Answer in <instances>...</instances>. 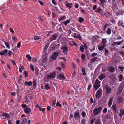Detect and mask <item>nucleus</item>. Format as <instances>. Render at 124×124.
<instances>
[{
	"mask_svg": "<svg viewBox=\"0 0 124 124\" xmlns=\"http://www.w3.org/2000/svg\"><path fill=\"white\" fill-rule=\"evenodd\" d=\"M102 109L101 107L96 108L93 110V113L95 115H98L101 113Z\"/></svg>",
	"mask_w": 124,
	"mask_h": 124,
	"instance_id": "obj_1",
	"label": "nucleus"
},
{
	"mask_svg": "<svg viewBox=\"0 0 124 124\" xmlns=\"http://www.w3.org/2000/svg\"><path fill=\"white\" fill-rule=\"evenodd\" d=\"M56 73L54 71L52 73L48 74L46 76L47 79H51L54 78L55 77Z\"/></svg>",
	"mask_w": 124,
	"mask_h": 124,
	"instance_id": "obj_2",
	"label": "nucleus"
},
{
	"mask_svg": "<svg viewBox=\"0 0 124 124\" xmlns=\"http://www.w3.org/2000/svg\"><path fill=\"white\" fill-rule=\"evenodd\" d=\"M100 81H99L98 79H96L94 85V87L96 90L100 86Z\"/></svg>",
	"mask_w": 124,
	"mask_h": 124,
	"instance_id": "obj_3",
	"label": "nucleus"
},
{
	"mask_svg": "<svg viewBox=\"0 0 124 124\" xmlns=\"http://www.w3.org/2000/svg\"><path fill=\"white\" fill-rule=\"evenodd\" d=\"M124 86V82H122L119 85L118 87V93L120 94L123 90Z\"/></svg>",
	"mask_w": 124,
	"mask_h": 124,
	"instance_id": "obj_4",
	"label": "nucleus"
},
{
	"mask_svg": "<svg viewBox=\"0 0 124 124\" xmlns=\"http://www.w3.org/2000/svg\"><path fill=\"white\" fill-rule=\"evenodd\" d=\"M61 49L62 50V52L64 53L65 54H67V52L68 51V46L66 45H64L63 46L61 47Z\"/></svg>",
	"mask_w": 124,
	"mask_h": 124,
	"instance_id": "obj_5",
	"label": "nucleus"
},
{
	"mask_svg": "<svg viewBox=\"0 0 124 124\" xmlns=\"http://www.w3.org/2000/svg\"><path fill=\"white\" fill-rule=\"evenodd\" d=\"M102 92V90L100 88L97 91L96 93V97L97 98H98L101 96Z\"/></svg>",
	"mask_w": 124,
	"mask_h": 124,
	"instance_id": "obj_6",
	"label": "nucleus"
},
{
	"mask_svg": "<svg viewBox=\"0 0 124 124\" xmlns=\"http://www.w3.org/2000/svg\"><path fill=\"white\" fill-rule=\"evenodd\" d=\"M74 117L76 119V120H77V119H79L80 118V113L78 111L75 112L74 113Z\"/></svg>",
	"mask_w": 124,
	"mask_h": 124,
	"instance_id": "obj_7",
	"label": "nucleus"
},
{
	"mask_svg": "<svg viewBox=\"0 0 124 124\" xmlns=\"http://www.w3.org/2000/svg\"><path fill=\"white\" fill-rule=\"evenodd\" d=\"M57 77L59 79L61 80H64L65 79L64 75L62 73L58 74Z\"/></svg>",
	"mask_w": 124,
	"mask_h": 124,
	"instance_id": "obj_8",
	"label": "nucleus"
},
{
	"mask_svg": "<svg viewBox=\"0 0 124 124\" xmlns=\"http://www.w3.org/2000/svg\"><path fill=\"white\" fill-rule=\"evenodd\" d=\"M65 5L69 8H71L72 7V3H69L67 1H66L64 3Z\"/></svg>",
	"mask_w": 124,
	"mask_h": 124,
	"instance_id": "obj_9",
	"label": "nucleus"
},
{
	"mask_svg": "<svg viewBox=\"0 0 124 124\" xmlns=\"http://www.w3.org/2000/svg\"><path fill=\"white\" fill-rule=\"evenodd\" d=\"M58 53L54 52L51 58L54 60H55L57 58V57L58 56Z\"/></svg>",
	"mask_w": 124,
	"mask_h": 124,
	"instance_id": "obj_10",
	"label": "nucleus"
},
{
	"mask_svg": "<svg viewBox=\"0 0 124 124\" xmlns=\"http://www.w3.org/2000/svg\"><path fill=\"white\" fill-rule=\"evenodd\" d=\"M57 37V35L56 34H54L52 35L51 39H50V41L51 42L54 40H56Z\"/></svg>",
	"mask_w": 124,
	"mask_h": 124,
	"instance_id": "obj_11",
	"label": "nucleus"
},
{
	"mask_svg": "<svg viewBox=\"0 0 124 124\" xmlns=\"http://www.w3.org/2000/svg\"><path fill=\"white\" fill-rule=\"evenodd\" d=\"M106 46V45H102L101 46L100 45H99L98 46V49L100 51H101L103 50Z\"/></svg>",
	"mask_w": 124,
	"mask_h": 124,
	"instance_id": "obj_12",
	"label": "nucleus"
},
{
	"mask_svg": "<svg viewBox=\"0 0 124 124\" xmlns=\"http://www.w3.org/2000/svg\"><path fill=\"white\" fill-rule=\"evenodd\" d=\"M117 101L119 103H122L123 101V99L120 96H118V97Z\"/></svg>",
	"mask_w": 124,
	"mask_h": 124,
	"instance_id": "obj_13",
	"label": "nucleus"
},
{
	"mask_svg": "<svg viewBox=\"0 0 124 124\" xmlns=\"http://www.w3.org/2000/svg\"><path fill=\"white\" fill-rule=\"evenodd\" d=\"M112 109L113 110L114 112H116L117 110V108L116 105L115 104H113L111 107Z\"/></svg>",
	"mask_w": 124,
	"mask_h": 124,
	"instance_id": "obj_14",
	"label": "nucleus"
},
{
	"mask_svg": "<svg viewBox=\"0 0 124 124\" xmlns=\"http://www.w3.org/2000/svg\"><path fill=\"white\" fill-rule=\"evenodd\" d=\"M105 88L106 92L108 93H110L111 92V89L108 85H106L105 86Z\"/></svg>",
	"mask_w": 124,
	"mask_h": 124,
	"instance_id": "obj_15",
	"label": "nucleus"
},
{
	"mask_svg": "<svg viewBox=\"0 0 124 124\" xmlns=\"http://www.w3.org/2000/svg\"><path fill=\"white\" fill-rule=\"evenodd\" d=\"M105 77V75L104 74H101L99 77L98 78L101 80H102Z\"/></svg>",
	"mask_w": 124,
	"mask_h": 124,
	"instance_id": "obj_16",
	"label": "nucleus"
},
{
	"mask_svg": "<svg viewBox=\"0 0 124 124\" xmlns=\"http://www.w3.org/2000/svg\"><path fill=\"white\" fill-rule=\"evenodd\" d=\"M25 112L27 114H30L31 112V109L28 108L25 109L24 110Z\"/></svg>",
	"mask_w": 124,
	"mask_h": 124,
	"instance_id": "obj_17",
	"label": "nucleus"
},
{
	"mask_svg": "<svg viewBox=\"0 0 124 124\" xmlns=\"http://www.w3.org/2000/svg\"><path fill=\"white\" fill-rule=\"evenodd\" d=\"M113 98H111L109 101L108 105L109 108H110L113 102Z\"/></svg>",
	"mask_w": 124,
	"mask_h": 124,
	"instance_id": "obj_18",
	"label": "nucleus"
},
{
	"mask_svg": "<svg viewBox=\"0 0 124 124\" xmlns=\"http://www.w3.org/2000/svg\"><path fill=\"white\" fill-rule=\"evenodd\" d=\"M8 52L7 49H4L2 52H0V55H4L6 54Z\"/></svg>",
	"mask_w": 124,
	"mask_h": 124,
	"instance_id": "obj_19",
	"label": "nucleus"
},
{
	"mask_svg": "<svg viewBox=\"0 0 124 124\" xmlns=\"http://www.w3.org/2000/svg\"><path fill=\"white\" fill-rule=\"evenodd\" d=\"M2 116H4L5 118L6 119H8L10 116L9 115L6 113L2 114Z\"/></svg>",
	"mask_w": 124,
	"mask_h": 124,
	"instance_id": "obj_20",
	"label": "nucleus"
},
{
	"mask_svg": "<svg viewBox=\"0 0 124 124\" xmlns=\"http://www.w3.org/2000/svg\"><path fill=\"white\" fill-rule=\"evenodd\" d=\"M108 70L110 72H114L115 68L113 66H110L109 67Z\"/></svg>",
	"mask_w": 124,
	"mask_h": 124,
	"instance_id": "obj_21",
	"label": "nucleus"
},
{
	"mask_svg": "<svg viewBox=\"0 0 124 124\" xmlns=\"http://www.w3.org/2000/svg\"><path fill=\"white\" fill-rule=\"evenodd\" d=\"M32 84V82L31 81H30L28 82H27V81H26L24 83V85H28V86H31Z\"/></svg>",
	"mask_w": 124,
	"mask_h": 124,
	"instance_id": "obj_22",
	"label": "nucleus"
},
{
	"mask_svg": "<svg viewBox=\"0 0 124 124\" xmlns=\"http://www.w3.org/2000/svg\"><path fill=\"white\" fill-rule=\"evenodd\" d=\"M122 41L118 42H113L112 43V44L113 46H115L116 45H119L121 44V43H122Z\"/></svg>",
	"mask_w": 124,
	"mask_h": 124,
	"instance_id": "obj_23",
	"label": "nucleus"
},
{
	"mask_svg": "<svg viewBox=\"0 0 124 124\" xmlns=\"http://www.w3.org/2000/svg\"><path fill=\"white\" fill-rule=\"evenodd\" d=\"M116 75L115 74H113L110 76L109 77L112 80H114L116 78Z\"/></svg>",
	"mask_w": 124,
	"mask_h": 124,
	"instance_id": "obj_24",
	"label": "nucleus"
},
{
	"mask_svg": "<svg viewBox=\"0 0 124 124\" xmlns=\"http://www.w3.org/2000/svg\"><path fill=\"white\" fill-rule=\"evenodd\" d=\"M99 38L98 36H94L92 39V40L93 41H96Z\"/></svg>",
	"mask_w": 124,
	"mask_h": 124,
	"instance_id": "obj_25",
	"label": "nucleus"
},
{
	"mask_svg": "<svg viewBox=\"0 0 124 124\" xmlns=\"http://www.w3.org/2000/svg\"><path fill=\"white\" fill-rule=\"evenodd\" d=\"M59 44H54V46H53L52 48L54 50H55L57 49V48L59 46Z\"/></svg>",
	"mask_w": 124,
	"mask_h": 124,
	"instance_id": "obj_26",
	"label": "nucleus"
},
{
	"mask_svg": "<svg viewBox=\"0 0 124 124\" xmlns=\"http://www.w3.org/2000/svg\"><path fill=\"white\" fill-rule=\"evenodd\" d=\"M124 114V111L123 109L120 110V112L119 113V116L121 117H122Z\"/></svg>",
	"mask_w": 124,
	"mask_h": 124,
	"instance_id": "obj_27",
	"label": "nucleus"
},
{
	"mask_svg": "<svg viewBox=\"0 0 124 124\" xmlns=\"http://www.w3.org/2000/svg\"><path fill=\"white\" fill-rule=\"evenodd\" d=\"M84 20V19L81 17H79L78 18V21L80 23L83 22Z\"/></svg>",
	"mask_w": 124,
	"mask_h": 124,
	"instance_id": "obj_28",
	"label": "nucleus"
},
{
	"mask_svg": "<svg viewBox=\"0 0 124 124\" xmlns=\"http://www.w3.org/2000/svg\"><path fill=\"white\" fill-rule=\"evenodd\" d=\"M107 42V40L105 39H102V45H105Z\"/></svg>",
	"mask_w": 124,
	"mask_h": 124,
	"instance_id": "obj_29",
	"label": "nucleus"
},
{
	"mask_svg": "<svg viewBox=\"0 0 124 124\" xmlns=\"http://www.w3.org/2000/svg\"><path fill=\"white\" fill-rule=\"evenodd\" d=\"M85 69L84 67H83L82 68V75H86L85 71Z\"/></svg>",
	"mask_w": 124,
	"mask_h": 124,
	"instance_id": "obj_30",
	"label": "nucleus"
},
{
	"mask_svg": "<svg viewBox=\"0 0 124 124\" xmlns=\"http://www.w3.org/2000/svg\"><path fill=\"white\" fill-rule=\"evenodd\" d=\"M45 88L46 90H48L50 89V87L49 86V84H45Z\"/></svg>",
	"mask_w": 124,
	"mask_h": 124,
	"instance_id": "obj_31",
	"label": "nucleus"
},
{
	"mask_svg": "<svg viewBox=\"0 0 124 124\" xmlns=\"http://www.w3.org/2000/svg\"><path fill=\"white\" fill-rule=\"evenodd\" d=\"M94 124H102L99 119H97L95 121Z\"/></svg>",
	"mask_w": 124,
	"mask_h": 124,
	"instance_id": "obj_32",
	"label": "nucleus"
},
{
	"mask_svg": "<svg viewBox=\"0 0 124 124\" xmlns=\"http://www.w3.org/2000/svg\"><path fill=\"white\" fill-rule=\"evenodd\" d=\"M111 4L112 6L114 7L116 6V3L115 2V1L111 0Z\"/></svg>",
	"mask_w": 124,
	"mask_h": 124,
	"instance_id": "obj_33",
	"label": "nucleus"
},
{
	"mask_svg": "<svg viewBox=\"0 0 124 124\" xmlns=\"http://www.w3.org/2000/svg\"><path fill=\"white\" fill-rule=\"evenodd\" d=\"M66 18V17L65 16H61V17L59 19V20L60 21H62V20L65 19Z\"/></svg>",
	"mask_w": 124,
	"mask_h": 124,
	"instance_id": "obj_34",
	"label": "nucleus"
},
{
	"mask_svg": "<svg viewBox=\"0 0 124 124\" xmlns=\"http://www.w3.org/2000/svg\"><path fill=\"white\" fill-rule=\"evenodd\" d=\"M26 57L27 58V60L29 61H30L31 60V57L30 56L29 54L27 55Z\"/></svg>",
	"mask_w": 124,
	"mask_h": 124,
	"instance_id": "obj_35",
	"label": "nucleus"
},
{
	"mask_svg": "<svg viewBox=\"0 0 124 124\" xmlns=\"http://www.w3.org/2000/svg\"><path fill=\"white\" fill-rule=\"evenodd\" d=\"M111 31V30L110 28H108L107 31V34L109 35L110 34Z\"/></svg>",
	"mask_w": 124,
	"mask_h": 124,
	"instance_id": "obj_36",
	"label": "nucleus"
},
{
	"mask_svg": "<svg viewBox=\"0 0 124 124\" xmlns=\"http://www.w3.org/2000/svg\"><path fill=\"white\" fill-rule=\"evenodd\" d=\"M70 21L69 20H67L64 22V24L65 26H66L67 24L70 22Z\"/></svg>",
	"mask_w": 124,
	"mask_h": 124,
	"instance_id": "obj_37",
	"label": "nucleus"
},
{
	"mask_svg": "<svg viewBox=\"0 0 124 124\" xmlns=\"http://www.w3.org/2000/svg\"><path fill=\"white\" fill-rule=\"evenodd\" d=\"M97 57H95L94 58L92 59H91V62H94L97 59Z\"/></svg>",
	"mask_w": 124,
	"mask_h": 124,
	"instance_id": "obj_38",
	"label": "nucleus"
},
{
	"mask_svg": "<svg viewBox=\"0 0 124 124\" xmlns=\"http://www.w3.org/2000/svg\"><path fill=\"white\" fill-rule=\"evenodd\" d=\"M41 39V37L38 36H35L34 37V39L35 40H38Z\"/></svg>",
	"mask_w": 124,
	"mask_h": 124,
	"instance_id": "obj_39",
	"label": "nucleus"
},
{
	"mask_svg": "<svg viewBox=\"0 0 124 124\" xmlns=\"http://www.w3.org/2000/svg\"><path fill=\"white\" fill-rule=\"evenodd\" d=\"M38 19L39 21L41 22H43L44 21L43 19L40 16H38Z\"/></svg>",
	"mask_w": 124,
	"mask_h": 124,
	"instance_id": "obj_40",
	"label": "nucleus"
},
{
	"mask_svg": "<svg viewBox=\"0 0 124 124\" xmlns=\"http://www.w3.org/2000/svg\"><path fill=\"white\" fill-rule=\"evenodd\" d=\"M4 44H5V45L7 48L8 49H9L10 48V47L9 46V44L8 43L5 42Z\"/></svg>",
	"mask_w": 124,
	"mask_h": 124,
	"instance_id": "obj_41",
	"label": "nucleus"
},
{
	"mask_svg": "<svg viewBox=\"0 0 124 124\" xmlns=\"http://www.w3.org/2000/svg\"><path fill=\"white\" fill-rule=\"evenodd\" d=\"M79 34H76V33H74V37L75 38H78V36H79Z\"/></svg>",
	"mask_w": 124,
	"mask_h": 124,
	"instance_id": "obj_42",
	"label": "nucleus"
},
{
	"mask_svg": "<svg viewBox=\"0 0 124 124\" xmlns=\"http://www.w3.org/2000/svg\"><path fill=\"white\" fill-rule=\"evenodd\" d=\"M97 12L99 13H101L102 12V11L100 8H98L96 10Z\"/></svg>",
	"mask_w": 124,
	"mask_h": 124,
	"instance_id": "obj_43",
	"label": "nucleus"
},
{
	"mask_svg": "<svg viewBox=\"0 0 124 124\" xmlns=\"http://www.w3.org/2000/svg\"><path fill=\"white\" fill-rule=\"evenodd\" d=\"M12 38L13 39V41L14 42H16L17 41V39L16 37H12Z\"/></svg>",
	"mask_w": 124,
	"mask_h": 124,
	"instance_id": "obj_44",
	"label": "nucleus"
},
{
	"mask_svg": "<svg viewBox=\"0 0 124 124\" xmlns=\"http://www.w3.org/2000/svg\"><path fill=\"white\" fill-rule=\"evenodd\" d=\"M45 109L46 108H41V107H40L39 108V110L41 111H42L43 112H44L45 111Z\"/></svg>",
	"mask_w": 124,
	"mask_h": 124,
	"instance_id": "obj_45",
	"label": "nucleus"
},
{
	"mask_svg": "<svg viewBox=\"0 0 124 124\" xmlns=\"http://www.w3.org/2000/svg\"><path fill=\"white\" fill-rule=\"evenodd\" d=\"M30 68H31L32 70L34 71V66L32 64H31L30 65Z\"/></svg>",
	"mask_w": 124,
	"mask_h": 124,
	"instance_id": "obj_46",
	"label": "nucleus"
},
{
	"mask_svg": "<svg viewBox=\"0 0 124 124\" xmlns=\"http://www.w3.org/2000/svg\"><path fill=\"white\" fill-rule=\"evenodd\" d=\"M50 43L49 41H48L47 42L46 44L45 45V48L47 49Z\"/></svg>",
	"mask_w": 124,
	"mask_h": 124,
	"instance_id": "obj_47",
	"label": "nucleus"
},
{
	"mask_svg": "<svg viewBox=\"0 0 124 124\" xmlns=\"http://www.w3.org/2000/svg\"><path fill=\"white\" fill-rule=\"evenodd\" d=\"M119 78V81H122V79L123 78L122 75L121 74L120 75Z\"/></svg>",
	"mask_w": 124,
	"mask_h": 124,
	"instance_id": "obj_48",
	"label": "nucleus"
},
{
	"mask_svg": "<svg viewBox=\"0 0 124 124\" xmlns=\"http://www.w3.org/2000/svg\"><path fill=\"white\" fill-rule=\"evenodd\" d=\"M107 108H104L103 109V113L105 114L106 113L107 111Z\"/></svg>",
	"mask_w": 124,
	"mask_h": 124,
	"instance_id": "obj_49",
	"label": "nucleus"
},
{
	"mask_svg": "<svg viewBox=\"0 0 124 124\" xmlns=\"http://www.w3.org/2000/svg\"><path fill=\"white\" fill-rule=\"evenodd\" d=\"M92 87V85L91 84L89 85L88 86V88H87L88 90L89 91H90V90L91 89V88Z\"/></svg>",
	"mask_w": 124,
	"mask_h": 124,
	"instance_id": "obj_50",
	"label": "nucleus"
},
{
	"mask_svg": "<svg viewBox=\"0 0 124 124\" xmlns=\"http://www.w3.org/2000/svg\"><path fill=\"white\" fill-rule=\"evenodd\" d=\"M80 50L81 52H83L84 51V46L82 45L80 47Z\"/></svg>",
	"mask_w": 124,
	"mask_h": 124,
	"instance_id": "obj_51",
	"label": "nucleus"
},
{
	"mask_svg": "<svg viewBox=\"0 0 124 124\" xmlns=\"http://www.w3.org/2000/svg\"><path fill=\"white\" fill-rule=\"evenodd\" d=\"M95 120V119L94 118L92 119L90 122L91 124H93L94 123V121Z\"/></svg>",
	"mask_w": 124,
	"mask_h": 124,
	"instance_id": "obj_52",
	"label": "nucleus"
},
{
	"mask_svg": "<svg viewBox=\"0 0 124 124\" xmlns=\"http://www.w3.org/2000/svg\"><path fill=\"white\" fill-rule=\"evenodd\" d=\"M23 74L25 75L24 76L25 77H27L28 76V73L26 71H24L23 72Z\"/></svg>",
	"mask_w": 124,
	"mask_h": 124,
	"instance_id": "obj_53",
	"label": "nucleus"
},
{
	"mask_svg": "<svg viewBox=\"0 0 124 124\" xmlns=\"http://www.w3.org/2000/svg\"><path fill=\"white\" fill-rule=\"evenodd\" d=\"M81 114L83 117H84L85 116L86 113L85 111L82 112V113Z\"/></svg>",
	"mask_w": 124,
	"mask_h": 124,
	"instance_id": "obj_54",
	"label": "nucleus"
},
{
	"mask_svg": "<svg viewBox=\"0 0 124 124\" xmlns=\"http://www.w3.org/2000/svg\"><path fill=\"white\" fill-rule=\"evenodd\" d=\"M12 53V51H11L9 50L8 51V54H7L8 55V56H11V54Z\"/></svg>",
	"mask_w": 124,
	"mask_h": 124,
	"instance_id": "obj_55",
	"label": "nucleus"
},
{
	"mask_svg": "<svg viewBox=\"0 0 124 124\" xmlns=\"http://www.w3.org/2000/svg\"><path fill=\"white\" fill-rule=\"evenodd\" d=\"M118 68L119 69H120V70L121 71H123V70L124 69V67L121 66V67H118Z\"/></svg>",
	"mask_w": 124,
	"mask_h": 124,
	"instance_id": "obj_56",
	"label": "nucleus"
},
{
	"mask_svg": "<svg viewBox=\"0 0 124 124\" xmlns=\"http://www.w3.org/2000/svg\"><path fill=\"white\" fill-rule=\"evenodd\" d=\"M108 50L106 49L105 50V54L106 55H107L108 54Z\"/></svg>",
	"mask_w": 124,
	"mask_h": 124,
	"instance_id": "obj_57",
	"label": "nucleus"
},
{
	"mask_svg": "<svg viewBox=\"0 0 124 124\" xmlns=\"http://www.w3.org/2000/svg\"><path fill=\"white\" fill-rule=\"evenodd\" d=\"M56 105V106H58L59 107H61L62 106L61 104H60V103L58 101L57 102Z\"/></svg>",
	"mask_w": 124,
	"mask_h": 124,
	"instance_id": "obj_58",
	"label": "nucleus"
},
{
	"mask_svg": "<svg viewBox=\"0 0 124 124\" xmlns=\"http://www.w3.org/2000/svg\"><path fill=\"white\" fill-rule=\"evenodd\" d=\"M56 102V100L55 99V100H53V102L52 103V106H54L55 103Z\"/></svg>",
	"mask_w": 124,
	"mask_h": 124,
	"instance_id": "obj_59",
	"label": "nucleus"
},
{
	"mask_svg": "<svg viewBox=\"0 0 124 124\" xmlns=\"http://www.w3.org/2000/svg\"><path fill=\"white\" fill-rule=\"evenodd\" d=\"M47 60V58L46 57H45L44 59H43V62L46 63V62Z\"/></svg>",
	"mask_w": 124,
	"mask_h": 124,
	"instance_id": "obj_60",
	"label": "nucleus"
},
{
	"mask_svg": "<svg viewBox=\"0 0 124 124\" xmlns=\"http://www.w3.org/2000/svg\"><path fill=\"white\" fill-rule=\"evenodd\" d=\"M39 2L40 4L42 6H43L44 5V4L43 2L40 0H39Z\"/></svg>",
	"mask_w": 124,
	"mask_h": 124,
	"instance_id": "obj_61",
	"label": "nucleus"
},
{
	"mask_svg": "<svg viewBox=\"0 0 124 124\" xmlns=\"http://www.w3.org/2000/svg\"><path fill=\"white\" fill-rule=\"evenodd\" d=\"M33 85L34 86H35L37 85L36 81V80H34L33 81Z\"/></svg>",
	"mask_w": 124,
	"mask_h": 124,
	"instance_id": "obj_62",
	"label": "nucleus"
},
{
	"mask_svg": "<svg viewBox=\"0 0 124 124\" xmlns=\"http://www.w3.org/2000/svg\"><path fill=\"white\" fill-rule=\"evenodd\" d=\"M21 45V43L20 42H19L18 43L17 47L18 48H20Z\"/></svg>",
	"mask_w": 124,
	"mask_h": 124,
	"instance_id": "obj_63",
	"label": "nucleus"
},
{
	"mask_svg": "<svg viewBox=\"0 0 124 124\" xmlns=\"http://www.w3.org/2000/svg\"><path fill=\"white\" fill-rule=\"evenodd\" d=\"M97 8V6L96 5H94L93 6V10H95Z\"/></svg>",
	"mask_w": 124,
	"mask_h": 124,
	"instance_id": "obj_64",
	"label": "nucleus"
}]
</instances>
